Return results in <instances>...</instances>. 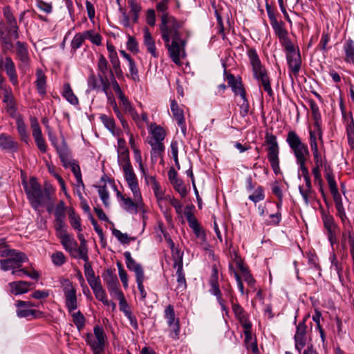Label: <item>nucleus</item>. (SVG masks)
I'll list each match as a JSON object with an SVG mask.
<instances>
[{
	"label": "nucleus",
	"instance_id": "27",
	"mask_svg": "<svg viewBox=\"0 0 354 354\" xmlns=\"http://www.w3.org/2000/svg\"><path fill=\"white\" fill-rule=\"evenodd\" d=\"M121 102V106L126 113L129 114L132 119L136 122L138 126H140V116L132 106L131 102L124 95L118 97Z\"/></svg>",
	"mask_w": 354,
	"mask_h": 354
},
{
	"label": "nucleus",
	"instance_id": "38",
	"mask_svg": "<svg viewBox=\"0 0 354 354\" xmlns=\"http://www.w3.org/2000/svg\"><path fill=\"white\" fill-rule=\"evenodd\" d=\"M299 191L306 205L310 204V200L313 198V190L311 182L306 183L305 187L299 186Z\"/></svg>",
	"mask_w": 354,
	"mask_h": 354
},
{
	"label": "nucleus",
	"instance_id": "59",
	"mask_svg": "<svg viewBox=\"0 0 354 354\" xmlns=\"http://www.w3.org/2000/svg\"><path fill=\"white\" fill-rule=\"evenodd\" d=\"M175 190L179 193L180 196L182 198H184L186 196L187 194V188L185 187L183 182L180 179L178 180L174 181V183H172Z\"/></svg>",
	"mask_w": 354,
	"mask_h": 354
},
{
	"label": "nucleus",
	"instance_id": "24",
	"mask_svg": "<svg viewBox=\"0 0 354 354\" xmlns=\"http://www.w3.org/2000/svg\"><path fill=\"white\" fill-rule=\"evenodd\" d=\"M174 268L176 269L178 288L183 290L186 288L187 283L183 272V257H179V258L174 260Z\"/></svg>",
	"mask_w": 354,
	"mask_h": 354
},
{
	"label": "nucleus",
	"instance_id": "53",
	"mask_svg": "<svg viewBox=\"0 0 354 354\" xmlns=\"http://www.w3.org/2000/svg\"><path fill=\"white\" fill-rule=\"evenodd\" d=\"M65 211H66V207L65 203L63 201H60L57 206L55 207V219H59L62 218L65 219Z\"/></svg>",
	"mask_w": 354,
	"mask_h": 354
},
{
	"label": "nucleus",
	"instance_id": "25",
	"mask_svg": "<svg viewBox=\"0 0 354 354\" xmlns=\"http://www.w3.org/2000/svg\"><path fill=\"white\" fill-rule=\"evenodd\" d=\"M149 132V136L147 138V141L163 142L166 136L165 129L155 123L151 124Z\"/></svg>",
	"mask_w": 354,
	"mask_h": 354
},
{
	"label": "nucleus",
	"instance_id": "26",
	"mask_svg": "<svg viewBox=\"0 0 354 354\" xmlns=\"http://www.w3.org/2000/svg\"><path fill=\"white\" fill-rule=\"evenodd\" d=\"M30 285V283L25 281H17L8 283L10 292L15 295L28 292Z\"/></svg>",
	"mask_w": 354,
	"mask_h": 354
},
{
	"label": "nucleus",
	"instance_id": "4",
	"mask_svg": "<svg viewBox=\"0 0 354 354\" xmlns=\"http://www.w3.org/2000/svg\"><path fill=\"white\" fill-rule=\"evenodd\" d=\"M250 64L252 67L254 77L259 82L260 85L263 86L264 91L270 97L273 95V91L271 88L270 78L267 71L261 64V62L259 57L257 50L251 48L248 52Z\"/></svg>",
	"mask_w": 354,
	"mask_h": 354
},
{
	"label": "nucleus",
	"instance_id": "7",
	"mask_svg": "<svg viewBox=\"0 0 354 354\" xmlns=\"http://www.w3.org/2000/svg\"><path fill=\"white\" fill-rule=\"evenodd\" d=\"M266 11L270 22V25L276 36L279 38L280 44L285 48L292 44L290 39L288 37V32L285 27V24L282 21H278L272 8L267 4Z\"/></svg>",
	"mask_w": 354,
	"mask_h": 354
},
{
	"label": "nucleus",
	"instance_id": "1",
	"mask_svg": "<svg viewBox=\"0 0 354 354\" xmlns=\"http://www.w3.org/2000/svg\"><path fill=\"white\" fill-rule=\"evenodd\" d=\"M183 24L174 17L164 13L161 18L160 30L169 55L176 65H180L181 55L185 54V41L181 39L180 31Z\"/></svg>",
	"mask_w": 354,
	"mask_h": 354
},
{
	"label": "nucleus",
	"instance_id": "9",
	"mask_svg": "<svg viewBox=\"0 0 354 354\" xmlns=\"http://www.w3.org/2000/svg\"><path fill=\"white\" fill-rule=\"evenodd\" d=\"M286 142L292 151L296 161L307 159L309 156V150L307 145L304 143L299 136L294 131H290L287 134Z\"/></svg>",
	"mask_w": 354,
	"mask_h": 354
},
{
	"label": "nucleus",
	"instance_id": "37",
	"mask_svg": "<svg viewBox=\"0 0 354 354\" xmlns=\"http://www.w3.org/2000/svg\"><path fill=\"white\" fill-rule=\"evenodd\" d=\"M37 80L35 81L38 93L41 95L46 94V77L41 69H37L36 72Z\"/></svg>",
	"mask_w": 354,
	"mask_h": 354
},
{
	"label": "nucleus",
	"instance_id": "39",
	"mask_svg": "<svg viewBox=\"0 0 354 354\" xmlns=\"http://www.w3.org/2000/svg\"><path fill=\"white\" fill-rule=\"evenodd\" d=\"M62 96L71 104L77 105L79 100L77 96L74 94L71 85L68 83H65L63 86Z\"/></svg>",
	"mask_w": 354,
	"mask_h": 354
},
{
	"label": "nucleus",
	"instance_id": "42",
	"mask_svg": "<svg viewBox=\"0 0 354 354\" xmlns=\"http://www.w3.org/2000/svg\"><path fill=\"white\" fill-rule=\"evenodd\" d=\"M99 78L92 71L87 79V85L88 91L102 90L101 82L99 83Z\"/></svg>",
	"mask_w": 354,
	"mask_h": 354
},
{
	"label": "nucleus",
	"instance_id": "19",
	"mask_svg": "<svg viewBox=\"0 0 354 354\" xmlns=\"http://www.w3.org/2000/svg\"><path fill=\"white\" fill-rule=\"evenodd\" d=\"M2 64L6 75L9 77V80L13 86L18 85V77L16 71V67L12 58L9 56L5 57L2 59Z\"/></svg>",
	"mask_w": 354,
	"mask_h": 354
},
{
	"label": "nucleus",
	"instance_id": "61",
	"mask_svg": "<svg viewBox=\"0 0 354 354\" xmlns=\"http://www.w3.org/2000/svg\"><path fill=\"white\" fill-rule=\"evenodd\" d=\"M117 266L118 268L119 277L120 280L123 284L124 288H127L128 287V275L127 272L124 270L123 266L121 263L118 262Z\"/></svg>",
	"mask_w": 354,
	"mask_h": 354
},
{
	"label": "nucleus",
	"instance_id": "58",
	"mask_svg": "<svg viewBox=\"0 0 354 354\" xmlns=\"http://www.w3.org/2000/svg\"><path fill=\"white\" fill-rule=\"evenodd\" d=\"M59 158L69 156V150L64 140L60 145H55Z\"/></svg>",
	"mask_w": 354,
	"mask_h": 354
},
{
	"label": "nucleus",
	"instance_id": "60",
	"mask_svg": "<svg viewBox=\"0 0 354 354\" xmlns=\"http://www.w3.org/2000/svg\"><path fill=\"white\" fill-rule=\"evenodd\" d=\"M85 262L84 268V275L86 277V280L88 279H93L95 277V272L92 268L91 264L89 262L88 255H87L86 260H84Z\"/></svg>",
	"mask_w": 354,
	"mask_h": 354
},
{
	"label": "nucleus",
	"instance_id": "6",
	"mask_svg": "<svg viewBox=\"0 0 354 354\" xmlns=\"http://www.w3.org/2000/svg\"><path fill=\"white\" fill-rule=\"evenodd\" d=\"M325 177L328 182L330 193L333 195L337 214L341 221L344 222L347 217L344 208L342 197L339 193L337 186L334 178L333 169L326 165L325 166Z\"/></svg>",
	"mask_w": 354,
	"mask_h": 354
},
{
	"label": "nucleus",
	"instance_id": "2",
	"mask_svg": "<svg viewBox=\"0 0 354 354\" xmlns=\"http://www.w3.org/2000/svg\"><path fill=\"white\" fill-rule=\"evenodd\" d=\"M60 283L65 297L66 307L71 314L74 324L80 330L85 326V317L80 310L74 312L78 307L76 288L68 279H61Z\"/></svg>",
	"mask_w": 354,
	"mask_h": 354
},
{
	"label": "nucleus",
	"instance_id": "36",
	"mask_svg": "<svg viewBox=\"0 0 354 354\" xmlns=\"http://www.w3.org/2000/svg\"><path fill=\"white\" fill-rule=\"evenodd\" d=\"M345 53L344 61L347 63H354V41L351 39H347L343 47Z\"/></svg>",
	"mask_w": 354,
	"mask_h": 354
},
{
	"label": "nucleus",
	"instance_id": "5",
	"mask_svg": "<svg viewBox=\"0 0 354 354\" xmlns=\"http://www.w3.org/2000/svg\"><path fill=\"white\" fill-rule=\"evenodd\" d=\"M1 257H7L6 259L0 261L1 269L3 271L11 270H19L22 263L28 261V257L24 252H18L15 250H6L1 254Z\"/></svg>",
	"mask_w": 354,
	"mask_h": 354
},
{
	"label": "nucleus",
	"instance_id": "32",
	"mask_svg": "<svg viewBox=\"0 0 354 354\" xmlns=\"http://www.w3.org/2000/svg\"><path fill=\"white\" fill-rule=\"evenodd\" d=\"M226 79L234 94L240 95L241 98H245V96H246L245 91L241 82L236 80L234 76L232 74L227 75Z\"/></svg>",
	"mask_w": 354,
	"mask_h": 354
},
{
	"label": "nucleus",
	"instance_id": "54",
	"mask_svg": "<svg viewBox=\"0 0 354 354\" xmlns=\"http://www.w3.org/2000/svg\"><path fill=\"white\" fill-rule=\"evenodd\" d=\"M119 299L120 310L124 314L131 312L130 308L124 298V296L122 292H118L116 295Z\"/></svg>",
	"mask_w": 354,
	"mask_h": 354
},
{
	"label": "nucleus",
	"instance_id": "35",
	"mask_svg": "<svg viewBox=\"0 0 354 354\" xmlns=\"http://www.w3.org/2000/svg\"><path fill=\"white\" fill-rule=\"evenodd\" d=\"M17 307V316L19 318H28L29 317H32L36 318L38 317V314L41 315V313L39 311H37L35 310L30 309L28 307H22L18 306V301L16 302Z\"/></svg>",
	"mask_w": 354,
	"mask_h": 354
},
{
	"label": "nucleus",
	"instance_id": "43",
	"mask_svg": "<svg viewBox=\"0 0 354 354\" xmlns=\"http://www.w3.org/2000/svg\"><path fill=\"white\" fill-rule=\"evenodd\" d=\"M77 238L80 241V245L78 247V250L80 253V259L83 260H86L88 255V248L86 246V241L84 238V236L82 233H79L77 234Z\"/></svg>",
	"mask_w": 354,
	"mask_h": 354
},
{
	"label": "nucleus",
	"instance_id": "49",
	"mask_svg": "<svg viewBox=\"0 0 354 354\" xmlns=\"http://www.w3.org/2000/svg\"><path fill=\"white\" fill-rule=\"evenodd\" d=\"M69 222L71 225L78 232L82 230L81 225V219L78 215H77L73 210L69 213Z\"/></svg>",
	"mask_w": 354,
	"mask_h": 354
},
{
	"label": "nucleus",
	"instance_id": "44",
	"mask_svg": "<svg viewBox=\"0 0 354 354\" xmlns=\"http://www.w3.org/2000/svg\"><path fill=\"white\" fill-rule=\"evenodd\" d=\"M123 171L124 173L125 180H127L129 187L138 183V180L133 172L132 167H129V165H126L123 168Z\"/></svg>",
	"mask_w": 354,
	"mask_h": 354
},
{
	"label": "nucleus",
	"instance_id": "46",
	"mask_svg": "<svg viewBox=\"0 0 354 354\" xmlns=\"http://www.w3.org/2000/svg\"><path fill=\"white\" fill-rule=\"evenodd\" d=\"M118 162L122 166V169L126 165H129L131 167L129 160V150L127 148H122V150H118Z\"/></svg>",
	"mask_w": 354,
	"mask_h": 354
},
{
	"label": "nucleus",
	"instance_id": "45",
	"mask_svg": "<svg viewBox=\"0 0 354 354\" xmlns=\"http://www.w3.org/2000/svg\"><path fill=\"white\" fill-rule=\"evenodd\" d=\"M54 227L56 231V235L58 238L67 234L66 225L64 219H55Z\"/></svg>",
	"mask_w": 354,
	"mask_h": 354
},
{
	"label": "nucleus",
	"instance_id": "16",
	"mask_svg": "<svg viewBox=\"0 0 354 354\" xmlns=\"http://www.w3.org/2000/svg\"><path fill=\"white\" fill-rule=\"evenodd\" d=\"M15 53L17 59L19 61V68H24L29 65L30 58L26 43L20 41H16Z\"/></svg>",
	"mask_w": 354,
	"mask_h": 354
},
{
	"label": "nucleus",
	"instance_id": "40",
	"mask_svg": "<svg viewBox=\"0 0 354 354\" xmlns=\"http://www.w3.org/2000/svg\"><path fill=\"white\" fill-rule=\"evenodd\" d=\"M16 124L18 133L19 134L21 140L28 142L29 137L26 130V125L21 115H18L16 118Z\"/></svg>",
	"mask_w": 354,
	"mask_h": 354
},
{
	"label": "nucleus",
	"instance_id": "18",
	"mask_svg": "<svg viewBox=\"0 0 354 354\" xmlns=\"http://www.w3.org/2000/svg\"><path fill=\"white\" fill-rule=\"evenodd\" d=\"M59 239L64 248L68 251L73 257L80 259L77 243L71 235L67 234Z\"/></svg>",
	"mask_w": 354,
	"mask_h": 354
},
{
	"label": "nucleus",
	"instance_id": "52",
	"mask_svg": "<svg viewBox=\"0 0 354 354\" xmlns=\"http://www.w3.org/2000/svg\"><path fill=\"white\" fill-rule=\"evenodd\" d=\"M51 259L54 265L61 266L66 263V257L62 252H56L51 255Z\"/></svg>",
	"mask_w": 354,
	"mask_h": 354
},
{
	"label": "nucleus",
	"instance_id": "17",
	"mask_svg": "<svg viewBox=\"0 0 354 354\" xmlns=\"http://www.w3.org/2000/svg\"><path fill=\"white\" fill-rule=\"evenodd\" d=\"M121 199L123 202V208L128 212L137 214L139 212H142V214L146 213V210L144 207V204L142 201H140L137 198H133V201L130 198H125L124 196H121ZM143 219H145V215L142 216Z\"/></svg>",
	"mask_w": 354,
	"mask_h": 354
},
{
	"label": "nucleus",
	"instance_id": "14",
	"mask_svg": "<svg viewBox=\"0 0 354 354\" xmlns=\"http://www.w3.org/2000/svg\"><path fill=\"white\" fill-rule=\"evenodd\" d=\"M3 15L8 25L6 30L9 35L12 36L15 39L19 37V28L17 23V19L14 16L10 6H7L3 8Z\"/></svg>",
	"mask_w": 354,
	"mask_h": 354
},
{
	"label": "nucleus",
	"instance_id": "11",
	"mask_svg": "<svg viewBox=\"0 0 354 354\" xmlns=\"http://www.w3.org/2000/svg\"><path fill=\"white\" fill-rule=\"evenodd\" d=\"M164 317L171 329L170 336L174 339H178L180 330V321L178 317H176L175 310L172 305L166 307L164 310Z\"/></svg>",
	"mask_w": 354,
	"mask_h": 354
},
{
	"label": "nucleus",
	"instance_id": "51",
	"mask_svg": "<svg viewBox=\"0 0 354 354\" xmlns=\"http://www.w3.org/2000/svg\"><path fill=\"white\" fill-rule=\"evenodd\" d=\"M240 270L242 272V277L244 281L250 286V287H253L255 283V280L252 277V275L249 273V272L244 268L243 264L241 262L237 263Z\"/></svg>",
	"mask_w": 354,
	"mask_h": 354
},
{
	"label": "nucleus",
	"instance_id": "31",
	"mask_svg": "<svg viewBox=\"0 0 354 354\" xmlns=\"http://www.w3.org/2000/svg\"><path fill=\"white\" fill-rule=\"evenodd\" d=\"M104 280L106 283L108 289L111 293H114L116 295L118 294V292H122L118 288L119 283L118 278L111 271L107 270L106 275L104 277Z\"/></svg>",
	"mask_w": 354,
	"mask_h": 354
},
{
	"label": "nucleus",
	"instance_id": "21",
	"mask_svg": "<svg viewBox=\"0 0 354 354\" xmlns=\"http://www.w3.org/2000/svg\"><path fill=\"white\" fill-rule=\"evenodd\" d=\"M294 338L295 348L300 353L301 349L306 346L307 342L306 326L304 321L299 323L297 326L296 333Z\"/></svg>",
	"mask_w": 354,
	"mask_h": 354
},
{
	"label": "nucleus",
	"instance_id": "3",
	"mask_svg": "<svg viewBox=\"0 0 354 354\" xmlns=\"http://www.w3.org/2000/svg\"><path fill=\"white\" fill-rule=\"evenodd\" d=\"M24 187L28 199L34 209H36L39 207L51 202L52 190L50 188H45L44 190H42L36 178H31L29 185L25 183Z\"/></svg>",
	"mask_w": 354,
	"mask_h": 354
},
{
	"label": "nucleus",
	"instance_id": "12",
	"mask_svg": "<svg viewBox=\"0 0 354 354\" xmlns=\"http://www.w3.org/2000/svg\"><path fill=\"white\" fill-rule=\"evenodd\" d=\"M286 51V59L288 67L291 72L297 75L300 71L301 59L299 51H296L292 44L284 48Z\"/></svg>",
	"mask_w": 354,
	"mask_h": 354
},
{
	"label": "nucleus",
	"instance_id": "13",
	"mask_svg": "<svg viewBox=\"0 0 354 354\" xmlns=\"http://www.w3.org/2000/svg\"><path fill=\"white\" fill-rule=\"evenodd\" d=\"M323 223L325 229L328 239L333 247L337 243V235L339 233V227L335 222L334 218L330 214H324L322 217Z\"/></svg>",
	"mask_w": 354,
	"mask_h": 354
},
{
	"label": "nucleus",
	"instance_id": "47",
	"mask_svg": "<svg viewBox=\"0 0 354 354\" xmlns=\"http://www.w3.org/2000/svg\"><path fill=\"white\" fill-rule=\"evenodd\" d=\"M100 119L105 127L114 135L115 129L114 119L112 117L108 116L105 114H101Z\"/></svg>",
	"mask_w": 354,
	"mask_h": 354
},
{
	"label": "nucleus",
	"instance_id": "15",
	"mask_svg": "<svg viewBox=\"0 0 354 354\" xmlns=\"http://www.w3.org/2000/svg\"><path fill=\"white\" fill-rule=\"evenodd\" d=\"M218 270L216 266L214 265L212 268V274L209 279V285L211 286L210 292L216 297V299L221 307V309L227 313V309L226 306L224 304V301L221 297V292L219 289V286L218 283Z\"/></svg>",
	"mask_w": 354,
	"mask_h": 354
},
{
	"label": "nucleus",
	"instance_id": "22",
	"mask_svg": "<svg viewBox=\"0 0 354 354\" xmlns=\"http://www.w3.org/2000/svg\"><path fill=\"white\" fill-rule=\"evenodd\" d=\"M124 256L127 267L129 270L135 273L136 279L145 277L144 270L142 266L132 258L130 252H124Z\"/></svg>",
	"mask_w": 354,
	"mask_h": 354
},
{
	"label": "nucleus",
	"instance_id": "34",
	"mask_svg": "<svg viewBox=\"0 0 354 354\" xmlns=\"http://www.w3.org/2000/svg\"><path fill=\"white\" fill-rule=\"evenodd\" d=\"M227 295L232 304V308L236 318L239 321L247 317L246 313L244 309L239 304L234 302L235 297L232 295V291L227 292Z\"/></svg>",
	"mask_w": 354,
	"mask_h": 354
},
{
	"label": "nucleus",
	"instance_id": "20",
	"mask_svg": "<svg viewBox=\"0 0 354 354\" xmlns=\"http://www.w3.org/2000/svg\"><path fill=\"white\" fill-rule=\"evenodd\" d=\"M31 127L32 129V136L35 139L37 147L42 153H45L47 149L46 144L42 136L41 130L39 123L35 118L31 120Z\"/></svg>",
	"mask_w": 354,
	"mask_h": 354
},
{
	"label": "nucleus",
	"instance_id": "55",
	"mask_svg": "<svg viewBox=\"0 0 354 354\" xmlns=\"http://www.w3.org/2000/svg\"><path fill=\"white\" fill-rule=\"evenodd\" d=\"M264 198L263 189L261 186L258 187L254 192L249 196V199L255 203L263 201Z\"/></svg>",
	"mask_w": 354,
	"mask_h": 354
},
{
	"label": "nucleus",
	"instance_id": "50",
	"mask_svg": "<svg viewBox=\"0 0 354 354\" xmlns=\"http://www.w3.org/2000/svg\"><path fill=\"white\" fill-rule=\"evenodd\" d=\"M313 118L314 120V126L315 129L317 130V134L319 136V140L322 144H323V138H322V131L321 129L322 124V116L320 112H317L315 113L312 114Z\"/></svg>",
	"mask_w": 354,
	"mask_h": 354
},
{
	"label": "nucleus",
	"instance_id": "63",
	"mask_svg": "<svg viewBox=\"0 0 354 354\" xmlns=\"http://www.w3.org/2000/svg\"><path fill=\"white\" fill-rule=\"evenodd\" d=\"M113 234L117 238V239L123 244L128 243L129 241V238L127 234L122 233L119 230L113 229L112 230Z\"/></svg>",
	"mask_w": 354,
	"mask_h": 354
},
{
	"label": "nucleus",
	"instance_id": "28",
	"mask_svg": "<svg viewBox=\"0 0 354 354\" xmlns=\"http://www.w3.org/2000/svg\"><path fill=\"white\" fill-rule=\"evenodd\" d=\"M0 148L3 150L16 151L18 149V143L12 137L6 133H0Z\"/></svg>",
	"mask_w": 354,
	"mask_h": 354
},
{
	"label": "nucleus",
	"instance_id": "48",
	"mask_svg": "<svg viewBox=\"0 0 354 354\" xmlns=\"http://www.w3.org/2000/svg\"><path fill=\"white\" fill-rule=\"evenodd\" d=\"M128 3L131 8L130 12L133 15L132 21L133 23H137L141 11V7L136 3V0H129Z\"/></svg>",
	"mask_w": 354,
	"mask_h": 354
},
{
	"label": "nucleus",
	"instance_id": "33",
	"mask_svg": "<svg viewBox=\"0 0 354 354\" xmlns=\"http://www.w3.org/2000/svg\"><path fill=\"white\" fill-rule=\"evenodd\" d=\"M151 147V158L153 162L156 161L158 158H162L165 151V145L163 142L147 141Z\"/></svg>",
	"mask_w": 354,
	"mask_h": 354
},
{
	"label": "nucleus",
	"instance_id": "62",
	"mask_svg": "<svg viewBox=\"0 0 354 354\" xmlns=\"http://www.w3.org/2000/svg\"><path fill=\"white\" fill-rule=\"evenodd\" d=\"M129 68L131 77L135 82H138L140 80L138 75V71L137 69L135 62L133 60H130L129 62Z\"/></svg>",
	"mask_w": 354,
	"mask_h": 354
},
{
	"label": "nucleus",
	"instance_id": "57",
	"mask_svg": "<svg viewBox=\"0 0 354 354\" xmlns=\"http://www.w3.org/2000/svg\"><path fill=\"white\" fill-rule=\"evenodd\" d=\"M306 160H307V159H302V160H297V163L299 166V169H300V171L302 173V175H303L304 180H305V183H309V182H311V181H310V176H309L308 170L307 167H306Z\"/></svg>",
	"mask_w": 354,
	"mask_h": 354
},
{
	"label": "nucleus",
	"instance_id": "30",
	"mask_svg": "<svg viewBox=\"0 0 354 354\" xmlns=\"http://www.w3.org/2000/svg\"><path fill=\"white\" fill-rule=\"evenodd\" d=\"M144 32V44L147 47V51L155 58L158 57V54L156 50L155 41L151 36L149 30L147 28H145Z\"/></svg>",
	"mask_w": 354,
	"mask_h": 354
},
{
	"label": "nucleus",
	"instance_id": "56",
	"mask_svg": "<svg viewBox=\"0 0 354 354\" xmlns=\"http://www.w3.org/2000/svg\"><path fill=\"white\" fill-rule=\"evenodd\" d=\"M265 142L268 145V149H278L279 145L277 140V137L272 134L267 133L265 136Z\"/></svg>",
	"mask_w": 354,
	"mask_h": 354
},
{
	"label": "nucleus",
	"instance_id": "10",
	"mask_svg": "<svg viewBox=\"0 0 354 354\" xmlns=\"http://www.w3.org/2000/svg\"><path fill=\"white\" fill-rule=\"evenodd\" d=\"M93 335L91 333L86 335V342L90 346L93 354L102 353L105 348L106 335L104 329L95 326L93 328Z\"/></svg>",
	"mask_w": 354,
	"mask_h": 354
},
{
	"label": "nucleus",
	"instance_id": "23",
	"mask_svg": "<svg viewBox=\"0 0 354 354\" xmlns=\"http://www.w3.org/2000/svg\"><path fill=\"white\" fill-rule=\"evenodd\" d=\"M171 111L174 118L180 127L181 131L184 135L186 133L185 121L183 110L179 107L176 100L171 101Z\"/></svg>",
	"mask_w": 354,
	"mask_h": 354
},
{
	"label": "nucleus",
	"instance_id": "29",
	"mask_svg": "<svg viewBox=\"0 0 354 354\" xmlns=\"http://www.w3.org/2000/svg\"><path fill=\"white\" fill-rule=\"evenodd\" d=\"M268 150V159L270 163V166L274 173V174L278 175L280 172L279 167V148L278 149H267Z\"/></svg>",
	"mask_w": 354,
	"mask_h": 354
},
{
	"label": "nucleus",
	"instance_id": "8",
	"mask_svg": "<svg viewBox=\"0 0 354 354\" xmlns=\"http://www.w3.org/2000/svg\"><path fill=\"white\" fill-rule=\"evenodd\" d=\"M97 77L102 84V91L108 95V91L110 88V82L109 79L113 77L114 73L106 57L100 54L98 56L97 64Z\"/></svg>",
	"mask_w": 354,
	"mask_h": 354
},
{
	"label": "nucleus",
	"instance_id": "64",
	"mask_svg": "<svg viewBox=\"0 0 354 354\" xmlns=\"http://www.w3.org/2000/svg\"><path fill=\"white\" fill-rule=\"evenodd\" d=\"M93 293L97 299L101 301L104 304L109 305V301L106 299V292L102 288V286L99 289L94 290Z\"/></svg>",
	"mask_w": 354,
	"mask_h": 354
},
{
	"label": "nucleus",
	"instance_id": "41",
	"mask_svg": "<svg viewBox=\"0 0 354 354\" xmlns=\"http://www.w3.org/2000/svg\"><path fill=\"white\" fill-rule=\"evenodd\" d=\"M340 108L342 112L343 118L346 123L347 136L354 135V120L352 113L349 112L348 114H346L344 110V105L342 103L340 104Z\"/></svg>",
	"mask_w": 354,
	"mask_h": 354
}]
</instances>
